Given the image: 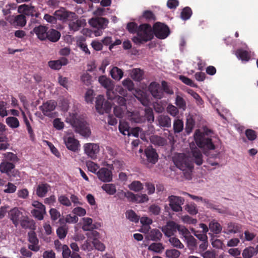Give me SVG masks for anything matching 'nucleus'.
Returning <instances> with one entry per match:
<instances>
[{
  "mask_svg": "<svg viewBox=\"0 0 258 258\" xmlns=\"http://www.w3.org/2000/svg\"><path fill=\"white\" fill-rule=\"evenodd\" d=\"M137 36L132 38V41L136 44H141L154 38V32L151 25L147 23L141 24L139 26Z\"/></svg>",
  "mask_w": 258,
  "mask_h": 258,
  "instance_id": "1",
  "label": "nucleus"
},
{
  "mask_svg": "<svg viewBox=\"0 0 258 258\" xmlns=\"http://www.w3.org/2000/svg\"><path fill=\"white\" fill-rule=\"evenodd\" d=\"M194 138L197 146L204 150H211L215 149V146L210 137H205L199 130H197L194 134Z\"/></svg>",
  "mask_w": 258,
  "mask_h": 258,
  "instance_id": "2",
  "label": "nucleus"
},
{
  "mask_svg": "<svg viewBox=\"0 0 258 258\" xmlns=\"http://www.w3.org/2000/svg\"><path fill=\"white\" fill-rule=\"evenodd\" d=\"M175 166L186 173L189 174L194 168L192 163L189 158L183 153L179 154L173 158Z\"/></svg>",
  "mask_w": 258,
  "mask_h": 258,
  "instance_id": "3",
  "label": "nucleus"
},
{
  "mask_svg": "<svg viewBox=\"0 0 258 258\" xmlns=\"http://www.w3.org/2000/svg\"><path fill=\"white\" fill-rule=\"evenodd\" d=\"M71 122L72 125L75 127L76 132L85 137L90 136L91 131L89 127L85 122L77 119L75 114L73 115Z\"/></svg>",
  "mask_w": 258,
  "mask_h": 258,
  "instance_id": "4",
  "label": "nucleus"
},
{
  "mask_svg": "<svg viewBox=\"0 0 258 258\" xmlns=\"http://www.w3.org/2000/svg\"><path fill=\"white\" fill-rule=\"evenodd\" d=\"M89 23L92 27L97 29V30L95 31L94 33L96 36H98L102 33V30L106 27L108 20L105 18L96 17L90 19Z\"/></svg>",
  "mask_w": 258,
  "mask_h": 258,
  "instance_id": "5",
  "label": "nucleus"
},
{
  "mask_svg": "<svg viewBox=\"0 0 258 258\" xmlns=\"http://www.w3.org/2000/svg\"><path fill=\"white\" fill-rule=\"evenodd\" d=\"M153 31L154 35L160 39H165L170 33L168 26L161 22H156L154 24Z\"/></svg>",
  "mask_w": 258,
  "mask_h": 258,
  "instance_id": "6",
  "label": "nucleus"
},
{
  "mask_svg": "<svg viewBox=\"0 0 258 258\" xmlns=\"http://www.w3.org/2000/svg\"><path fill=\"white\" fill-rule=\"evenodd\" d=\"M111 107V103L109 101H105L103 96L99 95L96 97L95 108L99 113L109 112Z\"/></svg>",
  "mask_w": 258,
  "mask_h": 258,
  "instance_id": "7",
  "label": "nucleus"
},
{
  "mask_svg": "<svg viewBox=\"0 0 258 258\" xmlns=\"http://www.w3.org/2000/svg\"><path fill=\"white\" fill-rule=\"evenodd\" d=\"M54 14L57 19L68 23L75 20L78 16L75 13L67 11L63 8L56 11Z\"/></svg>",
  "mask_w": 258,
  "mask_h": 258,
  "instance_id": "8",
  "label": "nucleus"
},
{
  "mask_svg": "<svg viewBox=\"0 0 258 258\" xmlns=\"http://www.w3.org/2000/svg\"><path fill=\"white\" fill-rule=\"evenodd\" d=\"M57 105L56 102L54 100H48L39 107L40 110L42 111L43 115L49 117L54 116L53 111L55 109Z\"/></svg>",
  "mask_w": 258,
  "mask_h": 258,
  "instance_id": "9",
  "label": "nucleus"
},
{
  "mask_svg": "<svg viewBox=\"0 0 258 258\" xmlns=\"http://www.w3.org/2000/svg\"><path fill=\"white\" fill-rule=\"evenodd\" d=\"M85 153L92 159H95L99 152V146L95 143H87L84 146Z\"/></svg>",
  "mask_w": 258,
  "mask_h": 258,
  "instance_id": "10",
  "label": "nucleus"
},
{
  "mask_svg": "<svg viewBox=\"0 0 258 258\" xmlns=\"http://www.w3.org/2000/svg\"><path fill=\"white\" fill-rule=\"evenodd\" d=\"M169 206L171 209L175 212H179L182 210L181 205L183 204L184 200L180 197L170 196L168 197Z\"/></svg>",
  "mask_w": 258,
  "mask_h": 258,
  "instance_id": "11",
  "label": "nucleus"
},
{
  "mask_svg": "<svg viewBox=\"0 0 258 258\" xmlns=\"http://www.w3.org/2000/svg\"><path fill=\"white\" fill-rule=\"evenodd\" d=\"M149 90L155 99H161L164 97L163 91L160 85L156 82H152L150 83Z\"/></svg>",
  "mask_w": 258,
  "mask_h": 258,
  "instance_id": "12",
  "label": "nucleus"
},
{
  "mask_svg": "<svg viewBox=\"0 0 258 258\" xmlns=\"http://www.w3.org/2000/svg\"><path fill=\"white\" fill-rule=\"evenodd\" d=\"M96 174L99 179L102 182H109L112 180V172L107 168L103 167L99 169Z\"/></svg>",
  "mask_w": 258,
  "mask_h": 258,
  "instance_id": "13",
  "label": "nucleus"
},
{
  "mask_svg": "<svg viewBox=\"0 0 258 258\" xmlns=\"http://www.w3.org/2000/svg\"><path fill=\"white\" fill-rule=\"evenodd\" d=\"M28 236V241L30 243L28 245L29 249L35 252L39 251L40 249V246L38 245L39 240L34 230L29 232Z\"/></svg>",
  "mask_w": 258,
  "mask_h": 258,
  "instance_id": "14",
  "label": "nucleus"
},
{
  "mask_svg": "<svg viewBox=\"0 0 258 258\" xmlns=\"http://www.w3.org/2000/svg\"><path fill=\"white\" fill-rule=\"evenodd\" d=\"M9 216L15 226L17 227L20 220L24 216L23 215V213L21 212L18 208H14L9 212Z\"/></svg>",
  "mask_w": 258,
  "mask_h": 258,
  "instance_id": "15",
  "label": "nucleus"
},
{
  "mask_svg": "<svg viewBox=\"0 0 258 258\" xmlns=\"http://www.w3.org/2000/svg\"><path fill=\"white\" fill-rule=\"evenodd\" d=\"M98 81L100 84L107 90L108 99L112 98L113 97L111 96V94H113V91L112 90L113 84L111 80L105 76H101L99 77Z\"/></svg>",
  "mask_w": 258,
  "mask_h": 258,
  "instance_id": "16",
  "label": "nucleus"
},
{
  "mask_svg": "<svg viewBox=\"0 0 258 258\" xmlns=\"http://www.w3.org/2000/svg\"><path fill=\"white\" fill-rule=\"evenodd\" d=\"M178 224L173 221L168 222L166 225L162 227V231L164 234L169 237L174 235L178 229Z\"/></svg>",
  "mask_w": 258,
  "mask_h": 258,
  "instance_id": "17",
  "label": "nucleus"
},
{
  "mask_svg": "<svg viewBox=\"0 0 258 258\" xmlns=\"http://www.w3.org/2000/svg\"><path fill=\"white\" fill-rule=\"evenodd\" d=\"M144 154L147 162L155 164L158 161V154L155 149H153L152 147L147 148L145 150Z\"/></svg>",
  "mask_w": 258,
  "mask_h": 258,
  "instance_id": "18",
  "label": "nucleus"
},
{
  "mask_svg": "<svg viewBox=\"0 0 258 258\" xmlns=\"http://www.w3.org/2000/svg\"><path fill=\"white\" fill-rule=\"evenodd\" d=\"M63 140L67 148L73 152H76L80 147L79 142L73 136L66 137Z\"/></svg>",
  "mask_w": 258,
  "mask_h": 258,
  "instance_id": "19",
  "label": "nucleus"
},
{
  "mask_svg": "<svg viewBox=\"0 0 258 258\" xmlns=\"http://www.w3.org/2000/svg\"><path fill=\"white\" fill-rule=\"evenodd\" d=\"M69 62L68 59L62 57L56 60H50L48 61V66L52 69L58 70L61 69L62 66H66Z\"/></svg>",
  "mask_w": 258,
  "mask_h": 258,
  "instance_id": "20",
  "label": "nucleus"
},
{
  "mask_svg": "<svg viewBox=\"0 0 258 258\" xmlns=\"http://www.w3.org/2000/svg\"><path fill=\"white\" fill-rule=\"evenodd\" d=\"M22 228L27 229H29L31 231H34L36 229V224L34 221L29 218L28 216H24L23 218L20 220L19 222Z\"/></svg>",
  "mask_w": 258,
  "mask_h": 258,
  "instance_id": "21",
  "label": "nucleus"
},
{
  "mask_svg": "<svg viewBox=\"0 0 258 258\" xmlns=\"http://www.w3.org/2000/svg\"><path fill=\"white\" fill-rule=\"evenodd\" d=\"M188 195L192 199L196 200L197 202L201 201L204 203L205 205L206 206L207 208L216 210L220 213L221 212V209L218 208V206L210 202L209 200L206 199H203L201 197H198L190 194H188Z\"/></svg>",
  "mask_w": 258,
  "mask_h": 258,
  "instance_id": "22",
  "label": "nucleus"
},
{
  "mask_svg": "<svg viewBox=\"0 0 258 258\" xmlns=\"http://www.w3.org/2000/svg\"><path fill=\"white\" fill-rule=\"evenodd\" d=\"M48 29V27L46 26L39 25V26L35 27L33 29V31L40 40H45L46 39Z\"/></svg>",
  "mask_w": 258,
  "mask_h": 258,
  "instance_id": "23",
  "label": "nucleus"
},
{
  "mask_svg": "<svg viewBox=\"0 0 258 258\" xmlns=\"http://www.w3.org/2000/svg\"><path fill=\"white\" fill-rule=\"evenodd\" d=\"M156 121L161 127H169L171 125V118L168 115H159L157 117Z\"/></svg>",
  "mask_w": 258,
  "mask_h": 258,
  "instance_id": "24",
  "label": "nucleus"
},
{
  "mask_svg": "<svg viewBox=\"0 0 258 258\" xmlns=\"http://www.w3.org/2000/svg\"><path fill=\"white\" fill-rule=\"evenodd\" d=\"M85 24V20L84 19H79L78 16L75 20L70 21L69 23V28L70 31L75 32L78 31Z\"/></svg>",
  "mask_w": 258,
  "mask_h": 258,
  "instance_id": "25",
  "label": "nucleus"
},
{
  "mask_svg": "<svg viewBox=\"0 0 258 258\" xmlns=\"http://www.w3.org/2000/svg\"><path fill=\"white\" fill-rule=\"evenodd\" d=\"M203 155L198 149L195 148L191 151V159L197 165H201L203 163Z\"/></svg>",
  "mask_w": 258,
  "mask_h": 258,
  "instance_id": "26",
  "label": "nucleus"
},
{
  "mask_svg": "<svg viewBox=\"0 0 258 258\" xmlns=\"http://www.w3.org/2000/svg\"><path fill=\"white\" fill-rule=\"evenodd\" d=\"M19 10L22 11L25 15L31 16L32 17H37L38 14L36 11L35 8L33 6H29L26 5H23L19 7Z\"/></svg>",
  "mask_w": 258,
  "mask_h": 258,
  "instance_id": "27",
  "label": "nucleus"
},
{
  "mask_svg": "<svg viewBox=\"0 0 258 258\" xmlns=\"http://www.w3.org/2000/svg\"><path fill=\"white\" fill-rule=\"evenodd\" d=\"M15 165L14 163L10 162L5 161L0 163V171L2 173H6L7 175L10 174V172L14 169Z\"/></svg>",
  "mask_w": 258,
  "mask_h": 258,
  "instance_id": "28",
  "label": "nucleus"
},
{
  "mask_svg": "<svg viewBox=\"0 0 258 258\" xmlns=\"http://www.w3.org/2000/svg\"><path fill=\"white\" fill-rule=\"evenodd\" d=\"M162 237V234L160 231L157 229H154L148 233L146 237L148 240L158 241L161 240Z\"/></svg>",
  "mask_w": 258,
  "mask_h": 258,
  "instance_id": "29",
  "label": "nucleus"
},
{
  "mask_svg": "<svg viewBox=\"0 0 258 258\" xmlns=\"http://www.w3.org/2000/svg\"><path fill=\"white\" fill-rule=\"evenodd\" d=\"M61 34L57 30L50 29L48 30L46 39L50 41L56 42L58 41Z\"/></svg>",
  "mask_w": 258,
  "mask_h": 258,
  "instance_id": "30",
  "label": "nucleus"
},
{
  "mask_svg": "<svg viewBox=\"0 0 258 258\" xmlns=\"http://www.w3.org/2000/svg\"><path fill=\"white\" fill-rule=\"evenodd\" d=\"M49 185L47 183H40L36 188V194L39 197H44L48 191Z\"/></svg>",
  "mask_w": 258,
  "mask_h": 258,
  "instance_id": "31",
  "label": "nucleus"
},
{
  "mask_svg": "<svg viewBox=\"0 0 258 258\" xmlns=\"http://www.w3.org/2000/svg\"><path fill=\"white\" fill-rule=\"evenodd\" d=\"M111 96L113 97L112 98L109 99L110 100L114 99L116 100L118 106H121V110H125L127 109L126 107V100L123 97L120 96H115L114 93L111 94Z\"/></svg>",
  "mask_w": 258,
  "mask_h": 258,
  "instance_id": "32",
  "label": "nucleus"
},
{
  "mask_svg": "<svg viewBox=\"0 0 258 258\" xmlns=\"http://www.w3.org/2000/svg\"><path fill=\"white\" fill-rule=\"evenodd\" d=\"M241 228V225L236 223L230 222L228 224L227 233L230 234L238 233L240 232Z\"/></svg>",
  "mask_w": 258,
  "mask_h": 258,
  "instance_id": "33",
  "label": "nucleus"
},
{
  "mask_svg": "<svg viewBox=\"0 0 258 258\" xmlns=\"http://www.w3.org/2000/svg\"><path fill=\"white\" fill-rule=\"evenodd\" d=\"M110 74L113 79L118 81L120 80L123 75L122 71L116 67L112 68L110 71Z\"/></svg>",
  "mask_w": 258,
  "mask_h": 258,
  "instance_id": "34",
  "label": "nucleus"
},
{
  "mask_svg": "<svg viewBox=\"0 0 258 258\" xmlns=\"http://www.w3.org/2000/svg\"><path fill=\"white\" fill-rule=\"evenodd\" d=\"M82 229L84 231H91L95 228V225L92 224V219L91 218H83Z\"/></svg>",
  "mask_w": 258,
  "mask_h": 258,
  "instance_id": "35",
  "label": "nucleus"
},
{
  "mask_svg": "<svg viewBox=\"0 0 258 258\" xmlns=\"http://www.w3.org/2000/svg\"><path fill=\"white\" fill-rule=\"evenodd\" d=\"M101 188L109 195H113L116 192V186L113 183L103 184Z\"/></svg>",
  "mask_w": 258,
  "mask_h": 258,
  "instance_id": "36",
  "label": "nucleus"
},
{
  "mask_svg": "<svg viewBox=\"0 0 258 258\" xmlns=\"http://www.w3.org/2000/svg\"><path fill=\"white\" fill-rule=\"evenodd\" d=\"M256 254V250L254 247L252 246H248L245 248L242 252V255L243 258H252Z\"/></svg>",
  "mask_w": 258,
  "mask_h": 258,
  "instance_id": "37",
  "label": "nucleus"
},
{
  "mask_svg": "<svg viewBox=\"0 0 258 258\" xmlns=\"http://www.w3.org/2000/svg\"><path fill=\"white\" fill-rule=\"evenodd\" d=\"M209 227L210 230L216 234L220 233L222 229L221 225L215 220L210 222Z\"/></svg>",
  "mask_w": 258,
  "mask_h": 258,
  "instance_id": "38",
  "label": "nucleus"
},
{
  "mask_svg": "<svg viewBox=\"0 0 258 258\" xmlns=\"http://www.w3.org/2000/svg\"><path fill=\"white\" fill-rule=\"evenodd\" d=\"M125 215L126 218L131 222L137 223L140 220V217L133 210H127Z\"/></svg>",
  "mask_w": 258,
  "mask_h": 258,
  "instance_id": "39",
  "label": "nucleus"
},
{
  "mask_svg": "<svg viewBox=\"0 0 258 258\" xmlns=\"http://www.w3.org/2000/svg\"><path fill=\"white\" fill-rule=\"evenodd\" d=\"M164 249V246L161 243H153L148 247V250L156 253H161Z\"/></svg>",
  "mask_w": 258,
  "mask_h": 258,
  "instance_id": "40",
  "label": "nucleus"
},
{
  "mask_svg": "<svg viewBox=\"0 0 258 258\" xmlns=\"http://www.w3.org/2000/svg\"><path fill=\"white\" fill-rule=\"evenodd\" d=\"M68 232V227L67 225L59 227L56 230V234L60 239H63Z\"/></svg>",
  "mask_w": 258,
  "mask_h": 258,
  "instance_id": "41",
  "label": "nucleus"
},
{
  "mask_svg": "<svg viewBox=\"0 0 258 258\" xmlns=\"http://www.w3.org/2000/svg\"><path fill=\"white\" fill-rule=\"evenodd\" d=\"M235 54L242 60L248 61L250 59L249 54L246 50L239 49L236 50Z\"/></svg>",
  "mask_w": 258,
  "mask_h": 258,
  "instance_id": "42",
  "label": "nucleus"
},
{
  "mask_svg": "<svg viewBox=\"0 0 258 258\" xmlns=\"http://www.w3.org/2000/svg\"><path fill=\"white\" fill-rule=\"evenodd\" d=\"M192 14V12L191 9L188 7H186L182 10L180 13V18L182 20L186 21L191 17Z\"/></svg>",
  "mask_w": 258,
  "mask_h": 258,
  "instance_id": "43",
  "label": "nucleus"
},
{
  "mask_svg": "<svg viewBox=\"0 0 258 258\" xmlns=\"http://www.w3.org/2000/svg\"><path fill=\"white\" fill-rule=\"evenodd\" d=\"M143 73L140 69H134L132 70L131 77L135 81H140L143 79Z\"/></svg>",
  "mask_w": 258,
  "mask_h": 258,
  "instance_id": "44",
  "label": "nucleus"
},
{
  "mask_svg": "<svg viewBox=\"0 0 258 258\" xmlns=\"http://www.w3.org/2000/svg\"><path fill=\"white\" fill-rule=\"evenodd\" d=\"M136 97L143 105L147 106L148 105L149 100L147 98V95L145 92L143 91L138 92Z\"/></svg>",
  "mask_w": 258,
  "mask_h": 258,
  "instance_id": "45",
  "label": "nucleus"
},
{
  "mask_svg": "<svg viewBox=\"0 0 258 258\" xmlns=\"http://www.w3.org/2000/svg\"><path fill=\"white\" fill-rule=\"evenodd\" d=\"M130 120L132 122L142 123L145 121V118L140 116L138 112H131Z\"/></svg>",
  "mask_w": 258,
  "mask_h": 258,
  "instance_id": "46",
  "label": "nucleus"
},
{
  "mask_svg": "<svg viewBox=\"0 0 258 258\" xmlns=\"http://www.w3.org/2000/svg\"><path fill=\"white\" fill-rule=\"evenodd\" d=\"M173 128L174 133H180L183 128V122L179 119H175L173 122Z\"/></svg>",
  "mask_w": 258,
  "mask_h": 258,
  "instance_id": "47",
  "label": "nucleus"
},
{
  "mask_svg": "<svg viewBox=\"0 0 258 258\" xmlns=\"http://www.w3.org/2000/svg\"><path fill=\"white\" fill-rule=\"evenodd\" d=\"M129 188L135 192H138L143 189V184L139 181H134L129 185Z\"/></svg>",
  "mask_w": 258,
  "mask_h": 258,
  "instance_id": "48",
  "label": "nucleus"
},
{
  "mask_svg": "<svg viewBox=\"0 0 258 258\" xmlns=\"http://www.w3.org/2000/svg\"><path fill=\"white\" fill-rule=\"evenodd\" d=\"M150 140L153 144L159 146H163L165 144V140L157 135L151 136Z\"/></svg>",
  "mask_w": 258,
  "mask_h": 258,
  "instance_id": "49",
  "label": "nucleus"
},
{
  "mask_svg": "<svg viewBox=\"0 0 258 258\" xmlns=\"http://www.w3.org/2000/svg\"><path fill=\"white\" fill-rule=\"evenodd\" d=\"M6 123L12 128H17L19 126V121L15 117H8L6 119Z\"/></svg>",
  "mask_w": 258,
  "mask_h": 258,
  "instance_id": "50",
  "label": "nucleus"
},
{
  "mask_svg": "<svg viewBox=\"0 0 258 258\" xmlns=\"http://www.w3.org/2000/svg\"><path fill=\"white\" fill-rule=\"evenodd\" d=\"M33 216L38 220H42L44 218V215L46 214L45 210L33 209L31 211Z\"/></svg>",
  "mask_w": 258,
  "mask_h": 258,
  "instance_id": "51",
  "label": "nucleus"
},
{
  "mask_svg": "<svg viewBox=\"0 0 258 258\" xmlns=\"http://www.w3.org/2000/svg\"><path fill=\"white\" fill-rule=\"evenodd\" d=\"M14 22L17 26L23 27L26 25V17L23 15L16 16L14 19Z\"/></svg>",
  "mask_w": 258,
  "mask_h": 258,
  "instance_id": "52",
  "label": "nucleus"
},
{
  "mask_svg": "<svg viewBox=\"0 0 258 258\" xmlns=\"http://www.w3.org/2000/svg\"><path fill=\"white\" fill-rule=\"evenodd\" d=\"M175 104L180 109L185 110L186 108V103L185 100L179 95H177L175 98Z\"/></svg>",
  "mask_w": 258,
  "mask_h": 258,
  "instance_id": "53",
  "label": "nucleus"
},
{
  "mask_svg": "<svg viewBox=\"0 0 258 258\" xmlns=\"http://www.w3.org/2000/svg\"><path fill=\"white\" fill-rule=\"evenodd\" d=\"M142 17L148 22L155 21L156 19L155 15L150 10H146L144 11Z\"/></svg>",
  "mask_w": 258,
  "mask_h": 258,
  "instance_id": "54",
  "label": "nucleus"
},
{
  "mask_svg": "<svg viewBox=\"0 0 258 258\" xmlns=\"http://www.w3.org/2000/svg\"><path fill=\"white\" fill-rule=\"evenodd\" d=\"M165 254L168 258H178L180 252L175 249H167L165 252Z\"/></svg>",
  "mask_w": 258,
  "mask_h": 258,
  "instance_id": "55",
  "label": "nucleus"
},
{
  "mask_svg": "<svg viewBox=\"0 0 258 258\" xmlns=\"http://www.w3.org/2000/svg\"><path fill=\"white\" fill-rule=\"evenodd\" d=\"M139 26L135 22H129L126 26V29L128 31L132 34H137L138 31Z\"/></svg>",
  "mask_w": 258,
  "mask_h": 258,
  "instance_id": "56",
  "label": "nucleus"
},
{
  "mask_svg": "<svg viewBox=\"0 0 258 258\" xmlns=\"http://www.w3.org/2000/svg\"><path fill=\"white\" fill-rule=\"evenodd\" d=\"M161 89L163 91V93H166L169 95H172L174 92L170 86L168 85V83L165 81H162L161 82Z\"/></svg>",
  "mask_w": 258,
  "mask_h": 258,
  "instance_id": "57",
  "label": "nucleus"
},
{
  "mask_svg": "<svg viewBox=\"0 0 258 258\" xmlns=\"http://www.w3.org/2000/svg\"><path fill=\"white\" fill-rule=\"evenodd\" d=\"M185 239L187 241L188 247L189 248H194L197 246V240L194 237L190 234L185 237Z\"/></svg>",
  "mask_w": 258,
  "mask_h": 258,
  "instance_id": "58",
  "label": "nucleus"
},
{
  "mask_svg": "<svg viewBox=\"0 0 258 258\" xmlns=\"http://www.w3.org/2000/svg\"><path fill=\"white\" fill-rule=\"evenodd\" d=\"M195 126V121L192 118H187L185 124V132L187 134H189L192 131Z\"/></svg>",
  "mask_w": 258,
  "mask_h": 258,
  "instance_id": "59",
  "label": "nucleus"
},
{
  "mask_svg": "<svg viewBox=\"0 0 258 258\" xmlns=\"http://www.w3.org/2000/svg\"><path fill=\"white\" fill-rule=\"evenodd\" d=\"M81 80L85 85L89 86L91 84L92 76L87 72H85L81 76Z\"/></svg>",
  "mask_w": 258,
  "mask_h": 258,
  "instance_id": "60",
  "label": "nucleus"
},
{
  "mask_svg": "<svg viewBox=\"0 0 258 258\" xmlns=\"http://www.w3.org/2000/svg\"><path fill=\"white\" fill-rule=\"evenodd\" d=\"M121 106H115L114 107V115L119 118H122L125 113L127 112V109L125 110H121Z\"/></svg>",
  "mask_w": 258,
  "mask_h": 258,
  "instance_id": "61",
  "label": "nucleus"
},
{
  "mask_svg": "<svg viewBox=\"0 0 258 258\" xmlns=\"http://www.w3.org/2000/svg\"><path fill=\"white\" fill-rule=\"evenodd\" d=\"M245 135L249 141H254L257 137L256 132L251 129H247L245 132Z\"/></svg>",
  "mask_w": 258,
  "mask_h": 258,
  "instance_id": "62",
  "label": "nucleus"
},
{
  "mask_svg": "<svg viewBox=\"0 0 258 258\" xmlns=\"http://www.w3.org/2000/svg\"><path fill=\"white\" fill-rule=\"evenodd\" d=\"M185 210L191 215H194L197 214L198 209L195 203H190L186 206Z\"/></svg>",
  "mask_w": 258,
  "mask_h": 258,
  "instance_id": "63",
  "label": "nucleus"
},
{
  "mask_svg": "<svg viewBox=\"0 0 258 258\" xmlns=\"http://www.w3.org/2000/svg\"><path fill=\"white\" fill-rule=\"evenodd\" d=\"M201 255L203 258H216V253L214 250H207L202 252Z\"/></svg>",
  "mask_w": 258,
  "mask_h": 258,
  "instance_id": "64",
  "label": "nucleus"
}]
</instances>
